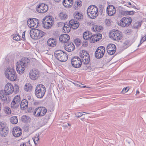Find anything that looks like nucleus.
Returning <instances> with one entry per match:
<instances>
[{
    "label": "nucleus",
    "instance_id": "nucleus-22",
    "mask_svg": "<svg viewBox=\"0 0 146 146\" xmlns=\"http://www.w3.org/2000/svg\"><path fill=\"white\" fill-rule=\"evenodd\" d=\"M64 47L65 50L68 52L73 51L75 48L73 43L71 42H68L64 44Z\"/></svg>",
    "mask_w": 146,
    "mask_h": 146
},
{
    "label": "nucleus",
    "instance_id": "nucleus-21",
    "mask_svg": "<svg viewBox=\"0 0 146 146\" xmlns=\"http://www.w3.org/2000/svg\"><path fill=\"white\" fill-rule=\"evenodd\" d=\"M116 48L115 45L113 44H109L107 47V51L110 55H112L115 53Z\"/></svg>",
    "mask_w": 146,
    "mask_h": 146
},
{
    "label": "nucleus",
    "instance_id": "nucleus-16",
    "mask_svg": "<svg viewBox=\"0 0 146 146\" xmlns=\"http://www.w3.org/2000/svg\"><path fill=\"white\" fill-rule=\"evenodd\" d=\"M0 131L1 134L3 137L6 136L9 132V129L4 123L0 122Z\"/></svg>",
    "mask_w": 146,
    "mask_h": 146
},
{
    "label": "nucleus",
    "instance_id": "nucleus-20",
    "mask_svg": "<svg viewBox=\"0 0 146 146\" xmlns=\"http://www.w3.org/2000/svg\"><path fill=\"white\" fill-rule=\"evenodd\" d=\"M16 69L18 73L21 74L23 73L24 71L26 68L21 63V62L18 61L16 63Z\"/></svg>",
    "mask_w": 146,
    "mask_h": 146
},
{
    "label": "nucleus",
    "instance_id": "nucleus-25",
    "mask_svg": "<svg viewBox=\"0 0 146 146\" xmlns=\"http://www.w3.org/2000/svg\"><path fill=\"white\" fill-rule=\"evenodd\" d=\"M107 12L110 16H112L115 13V9L114 6L110 5L108 6L107 8Z\"/></svg>",
    "mask_w": 146,
    "mask_h": 146
},
{
    "label": "nucleus",
    "instance_id": "nucleus-36",
    "mask_svg": "<svg viewBox=\"0 0 146 146\" xmlns=\"http://www.w3.org/2000/svg\"><path fill=\"white\" fill-rule=\"evenodd\" d=\"M68 17L67 14L65 13H60L59 14V18L61 20H65L67 19Z\"/></svg>",
    "mask_w": 146,
    "mask_h": 146
},
{
    "label": "nucleus",
    "instance_id": "nucleus-43",
    "mask_svg": "<svg viewBox=\"0 0 146 146\" xmlns=\"http://www.w3.org/2000/svg\"><path fill=\"white\" fill-rule=\"evenodd\" d=\"M68 0H64L63 2V4L64 6L66 7L70 6L71 5L70 3L68 2Z\"/></svg>",
    "mask_w": 146,
    "mask_h": 146
},
{
    "label": "nucleus",
    "instance_id": "nucleus-29",
    "mask_svg": "<svg viewBox=\"0 0 146 146\" xmlns=\"http://www.w3.org/2000/svg\"><path fill=\"white\" fill-rule=\"evenodd\" d=\"M71 28L69 23L68 24L65 23L63 27V31L65 33H68L70 31Z\"/></svg>",
    "mask_w": 146,
    "mask_h": 146
},
{
    "label": "nucleus",
    "instance_id": "nucleus-24",
    "mask_svg": "<svg viewBox=\"0 0 146 146\" xmlns=\"http://www.w3.org/2000/svg\"><path fill=\"white\" fill-rule=\"evenodd\" d=\"M22 133L21 129L18 126L14 127L12 131L13 135L15 137H19Z\"/></svg>",
    "mask_w": 146,
    "mask_h": 146
},
{
    "label": "nucleus",
    "instance_id": "nucleus-62",
    "mask_svg": "<svg viewBox=\"0 0 146 146\" xmlns=\"http://www.w3.org/2000/svg\"><path fill=\"white\" fill-rule=\"evenodd\" d=\"M2 108V105L1 103L0 102V111L1 110Z\"/></svg>",
    "mask_w": 146,
    "mask_h": 146
},
{
    "label": "nucleus",
    "instance_id": "nucleus-45",
    "mask_svg": "<svg viewBox=\"0 0 146 146\" xmlns=\"http://www.w3.org/2000/svg\"><path fill=\"white\" fill-rule=\"evenodd\" d=\"M14 87V93L16 94L19 92V86L17 84H15Z\"/></svg>",
    "mask_w": 146,
    "mask_h": 146
},
{
    "label": "nucleus",
    "instance_id": "nucleus-28",
    "mask_svg": "<svg viewBox=\"0 0 146 146\" xmlns=\"http://www.w3.org/2000/svg\"><path fill=\"white\" fill-rule=\"evenodd\" d=\"M20 104V107L21 109L24 110L28 107V102L27 100L24 99L21 102Z\"/></svg>",
    "mask_w": 146,
    "mask_h": 146
},
{
    "label": "nucleus",
    "instance_id": "nucleus-42",
    "mask_svg": "<svg viewBox=\"0 0 146 146\" xmlns=\"http://www.w3.org/2000/svg\"><path fill=\"white\" fill-rule=\"evenodd\" d=\"M142 23V21H140L135 23L133 25L134 28L137 29L140 27L141 26Z\"/></svg>",
    "mask_w": 146,
    "mask_h": 146
},
{
    "label": "nucleus",
    "instance_id": "nucleus-35",
    "mask_svg": "<svg viewBox=\"0 0 146 146\" xmlns=\"http://www.w3.org/2000/svg\"><path fill=\"white\" fill-rule=\"evenodd\" d=\"M21 120L22 122L27 123L29 121V117L26 115H23L21 117Z\"/></svg>",
    "mask_w": 146,
    "mask_h": 146
},
{
    "label": "nucleus",
    "instance_id": "nucleus-46",
    "mask_svg": "<svg viewBox=\"0 0 146 146\" xmlns=\"http://www.w3.org/2000/svg\"><path fill=\"white\" fill-rule=\"evenodd\" d=\"M13 39L15 40H19L20 39V36L18 35H14Z\"/></svg>",
    "mask_w": 146,
    "mask_h": 146
},
{
    "label": "nucleus",
    "instance_id": "nucleus-39",
    "mask_svg": "<svg viewBox=\"0 0 146 146\" xmlns=\"http://www.w3.org/2000/svg\"><path fill=\"white\" fill-rule=\"evenodd\" d=\"M135 12L133 11H123L121 13L122 14H123L124 15H133L134 14Z\"/></svg>",
    "mask_w": 146,
    "mask_h": 146
},
{
    "label": "nucleus",
    "instance_id": "nucleus-1",
    "mask_svg": "<svg viewBox=\"0 0 146 146\" xmlns=\"http://www.w3.org/2000/svg\"><path fill=\"white\" fill-rule=\"evenodd\" d=\"M6 77L8 80L12 81H16L17 78V73L13 68H8L5 71Z\"/></svg>",
    "mask_w": 146,
    "mask_h": 146
},
{
    "label": "nucleus",
    "instance_id": "nucleus-37",
    "mask_svg": "<svg viewBox=\"0 0 146 146\" xmlns=\"http://www.w3.org/2000/svg\"><path fill=\"white\" fill-rule=\"evenodd\" d=\"M10 121L12 124H16L18 122L17 117L15 116L11 117L10 119Z\"/></svg>",
    "mask_w": 146,
    "mask_h": 146
},
{
    "label": "nucleus",
    "instance_id": "nucleus-14",
    "mask_svg": "<svg viewBox=\"0 0 146 146\" xmlns=\"http://www.w3.org/2000/svg\"><path fill=\"white\" fill-rule=\"evenodd\" d=\"M39 71L37 69H33L29 72V77L33 80L37 79L39 77Z\"/></svg>",
    "mask_w": 146,
    "mask_h": 146
},
{
    "label": "nucleus",
    "instance_id": "nucleus-52",
    "mask_svg": "<svg viewBox=\"0 0 146 146\" xmlns=\"http://www.w3.org/2000/svg\"><path fill=\"white\" fill-rule=\"evenodd\" d=\"M129 90V89L127 88H124L121 91V92L122 93H125L127 92Z\"/></svg>",
    "mask_w": 146,
    "mask_h": 146
},
{
    "label": "nucleus",
    "instance_id": "nucleus-7",
    "mask_svg": "<svg viewBox=\"0 0 146 146\" xmlns=\"http://www.w3.org/2000/svg\"><path fill=\"white\" fill-rule=\"evenodd\" d=\"M109 36L113 40L117 41L121 40L122 38V33L117 30L111 31L109 33Z\"/></svg>",
    "mask_w": 146,
    "mask_h": 146
},
{
    "label": "nucleus",
    "instance_id": "nucleus-13",
    "mask_svg": "<svg viewBox=\"0 0 146 146\" xmlns=\"http://www.w3.org/2000/svg\"><path fill=\"white\" fill-rule=\"evenodd\" d=\"M9 95L5 92L3 90L0 91V99L4 104H8L10 101V99L9 97Z\"/></svg>",
    "mask_w": 146,
    "mask_h": 146
},
{
    "label": "nucleus",
    "instance_id": "nucleus-44",
    "mask_svg": "<svg viewBox=\"0 0 146 146\" xmlns=\"http://www.w3.org/2000/svg\"><path fill=\"white\" fill-rule=\"evenodd\" d=\"M4 110L7 114H9L11 113L10 108L7 106H5L4 108Z\"/></svg>",
    "mask_w": 146,
    "mask_h": 146
},
{
    "label": "nucleus",
    "instance_id": "nucleus-61",
    "mask_svg": "<svg viewBox=\"0 0 146 146\" xmlns=\"http://www.w3.org/2000/svg\"><path fill=\"white\" fill-rule=\"evenodd\" d=\"M61 0H54V1L56 2L59 3L60 1Z\"/></svg>",
    "mask_w": 146,
    "mask_h": 146
},
{
    "label": "nucleus",
    "instance_id": "nucleus-59",
    "mask_svg": "<svg viewBox=\"0 0 146 146\" xmlns=\"http://www.w3.org/2000/svg\"><path fill=\"white\" fill-rule=\"evenodd\" d=\"M68 2L70 3L72 5V4L73 0H68Z\"/></svg>",
    "mask_w": 146,
    "mask_h": 146
},
{
    "label": "nucleus",
    "instance_id": "nucleus-27",
    "mask_svg": "<svg viewBox=\"0 0 146 146\" xmlns=\"http://www.w3.org/2000/svg\"><path fill=\"white\" fill-rule=\"evenodd\" d=\"M57 43V41L54 38H49L47 42L48 45L51 47H53L56 46Z\"/></svg>",
    "mask_w": 146,
    "mask_h": 146
},
{
    "label": "nucleus",
    "instance_id": "nucleus-40",
    "mask_svg": "<svg viewBox=\"0 0 146 146\" xmlns=\"http://www.w3.org/2000/svg\"><path fill=\"white\" fill-rule=\"evenodd\" d=\"M39 139V134L38 133L36 134L34 138H33V140L35 145H36L37 144V143L38 142Z\"/></svg>",
    "mask_w": 146,
    "mask_h": 146
},
{
    "label": "nucleus",
    "instance_id": "nucleus-5",
    "mask_svg": "<svg viewBox=\"0 0 146 146\" xmlns=\"http://www.w3.org/2000/svg\"><path fill=\"white\" fill-rule=\"evenodd\" d=\"M54 21L52 16H48L45 17L43 19L42 25V26L45 28L49 29L53 25Z\"/></svg>",
    "mask_w": 146,
    "mask_h": 146
},
{
    "label": "nucleus",
    "instance_id": "nucleus-3",
    "mask_svg": "<svg viewBox=\"0 0 146 146\" xmlns=\"http://www.w3.org/2000/svg\"><path fill=\"white\" fill-rule=\"evenodd\" d=\"M46 90V88L43 85H38L35 90V94L36 96L38 98H42L45 93Z\"/></svg>",
    "mask_w": 146,
    "mask_h": 146
},
{
    "label": "nucleus",
    "instance_id": "nucleus-8",
    "mask_svg": "<svg viewBox=\"0 0 146 146\" xmlns=\"http://www.w3.org/2000/svg\"><path fill=\"white\" fill-rule=\"evenodd\" d=\"M47 111V109L45 107H40L35 109L33 112V114L36 117H42L44 115Z\"/></svg>",
    "mask_w": 146,
    "mask_h": 146
},
{
    "label": "nucleus",
    "instance_id": "nucleus-19",
    "mask_svg": "<svg viewBox=\"0 0 146 146\" xmlns=\"http://www.w3.org/2000/svg\"><path fill=\"white\" fill-rule=\"evenodd\" d=\"M3 91L9 95L11 94L14 92V87L12 84L8 83L5 86Z\"/></svg>",
    "mask_w": 146,
    "mask_h": 146
},
{
    "label": "nucleus",
    "instance_id": "nucleus-53",
    "mask_svg": "<svg viewBox=\"0 0 146 146\" xmlns=\"http://www.w3.org/2000/svg\"><path fill=\"white\" fill-rule=\"evenodd\" d=\"M68 114L67 113H64L63 114V115L65 119H67L69 117Z\"/></svg>",
    "mask_w": 146,
    "mask_h": 146
},
{
    "label": "nucleus",
    "instance_id": "nucleus-6",
    "mask_svg": "<svg viewBox=\"0 0 146 146\" xmlns=\"http://www.w3.org/2000/svg\"><path fill=\"white\" fill-rule=\"evenodd\" d=\"M45 33L42 31L37 29H34L33 31L31 30L30 35L31 37L35 39H38L44 36Z\"/></svg>",
    "mask_w": 146,
    "mask_h": 146
},
{
    "label": "nucleus",
    "instance_id": "nucleus-58",
    "mask_svg": "<svg viewBox=\"0 0 146 146\" xmlns=\"http://www.w3.org/2000/svg\"><path fill=\"white\" fill-rule=\"evenodd\" d=\"M142 39H143L144 41H146V35L142 38Z\"/></svg>",
    "mask_w": 146,
    "mask_h": 146
},
{
    "label": "nucleus",
    "instance_id": "nucleus-9",
    "mask_svg": "<svg viewBox=\"0 0 146 146\" xmlns=\"http://www.w3.org/2000/svg\"><path fill=\"white\" fill-rule=\"evenodd\" d=\"M71 63L72 66L76 68H79L82 64L81 59L78 56L73 57L71 60Z\"/></svg>",
    "mask_w": 146,
    "mask_h": 146
},
{
    "label": "nucleus",
    "instance_id": "nucleus-10",
    "mask_svg": "<svg viewBox=\"0 0 146 146\" xmlns=\"http://www.w3.org/2000/svg\"><path fill=\"white\" fill-rule=\"evenodd\" d=\"M27 23L29 27L32 29H35L38 27L39 21L37 19L33 18L28 20Z\"/></svg>",
    "mask_w": 146,
    "mask_h": 146
},
{
    "label": "nucleus",
    "instance_id": "nucleus-2",
    "mask_svg": "<svg viewBox=\"0 0 146 146\" xmlns=\"http://www.w3.org/2000/svg\"><path fill=\"white\" fill-rule=\"evenodd\" d=\"M87 14L90 18L95 19L98 15V8L95 5H92L90 6L87 10Z\"/></svg>",
    "mask_w": 146,
    "mask_h": 146
},
{
    "label": "nucleus",
    "instance_id": "nucleus-32",
    "mask_svg": "<svg viewBox=\"0 0 146 146\" xmlns=\"http://www.w3.org/2000/svg\"><path fill=\"white\" fill-rule=\"evenodd\" d=\"M33 88L32 85L30 83H27L24 86V90L27 92L32 91Z\"/></svg>",
    "mask_w": 146,
    "mask_h": 146
},
{
    "label": "nucleus",
    "instance_id": "nucleus-4",
    "mask_svg": "<svg viewBox=\"0 0 146 146\" xmlns=\"http://www.w3.org/2000/svg\"><path fill=\"white\" fill-rule=\"evenodd\" d=\"M54 55L57 59L61 62H65L67 60V54L60 50L55 51L54 52Z\"/></svg>",
    "mask_w": 146,
    "mask_h": 146
},
{
    "label": "nucleus",
    "instance_id": "nucleus-41",
    "mask_svg": "<svg viewBox=\"0 0 146 146\" xmlns=\"http://www.w3.org/2000/svg\"><path fill=\"white\" fill-rule=\"evenodd\" d=\"M74 42L76 45L78 46H80L82 42L78 38H76L74 40Z\"/></svg>",
    "mask_w": 146,
    "mask_h": 146
},
{
    "label": "nucleus",
    "instance_id": "nucleus-33",
    "mask_svg": "<svg viewBox=\"0 0 146 146\" xmlns=\"http://www.w3.org/2000/svg\"><path fill=\"white\" fill-rule=\"evenodd\" d=\"M29 60L27 57L23 58L21 61H19V62H21V63L23 64V65L25 66L26 67H27L28 64L29 62Z\"/></svg>",
    "mask_w": 146,
    "mask_h": 146
},
{
    "label": "nucleus",
    "instance_id": "nucleus-17",
    "mask_svg": "<svg viewBox=\"0 0 146 146\" xmlns=\"http://www.w3.org/2000/svg\"><path fill=\"white\" fill-rule=\"evenodd\" d=\"M21 98L20 96L17 95L15 96L11 103V107L15 109L18 107L20 104Z\"/></svg>",
    "mask_w": 146,
    "mask_h": 146
},
{
    "label": "nucleus",
    "instance_id": "nucleus-54",
    "mask_svg": "<svg viewBox=\"0 0 146 146\" xmlns=\"http://www.w3.org/2000/svg\"><path fill=\"white\" fill-rule=\"evenodd\" d=\"M63 34L61 35L59 37L60 41L63 43Z\"/></svg>",
    "mask_w": 146,
    "mask_h": 146
},
{
    "label": "nucleus",
    "instance_id": "nucleus-56",
    "mask_svg": "<svg viewBox=\"0 0 146 146\" xmlns=\"http://www.w3.org/2000/svg\"><path fill=\"white\" fill-rule=\"evenodd\" d=\"M25 32H24L23 33L22 35V37L24 39H25Z\"/></svg>",
    "mask_w": 146,
    "mask_h": 146
},
{
    "label": "nucleus",
    "instance_id": "nucleus-63",
    "mask_svg": "<svg viewBox=\"0 0 146 146\" xmlns=\"http://www.w3.org/2000/svg\"><path fill=\"white\" fill-rule=\"evenodd\" d=\"M132 7H133V8L134 9H137L136 6L135 5H133Z\"/></svg>",
    "mask_w": 146,
    "mask_h": 146
},
{
    "label": "nucleus",
    "instance_id": "nucleus-50",
    "mask_svg": "<svg viewBox=\"0 0 146 146\" xmlns=\"http://www.w3.org/2000/svg\"><path fill=\"white\" fill-rule=\"evenodd\" d=\"M83 114L81 112H77L75 113V115L77 117H80L82 116Z\"/></svg>",
    "mask_w": 146,
    "mask_h": 146
},
{
    "label": "nucleus",
    "instance_id": "nucleus-30",
    "mask_svg": "<svg viewBox=\"0 0 146 146\" xmlns=\"http://www.w3.org/2000/svg\"><path fill=\"white\" fill-rule=\"evenodd\" d=\"M93 36H94V40H93L92 41V43H94L95 42L99 41L102 38V35L101 34L98 33L96 34L93 35Z\"/></svg>",
    "mask_w": 146,
    "mask_h": 146
},
{
    "label": "nucleus",
    "instance_id": "nucleus-57",
    "mask_svg": "<svg viewBox=\"0 0 146 146\" xmlns=\"http://www.w3.org/2000/svg\"><path fill=\"white\" fill-rule=\"evenodd\" d=\"M26 146V143H22L20 145V146Z\"/></svg>",
    "mask_w": 146,
    "mask_h": 146
},
{
    "label": "nucleus",
    "instance_id": "nucleus-55",
    "mask_svg": "<svg viewBox=\"0 0 146 146\" xmlns=\"http://www.w3.org/2000/svg\"><path fill=\"white\" fill-rule=\"evenodd\" d=\"M144 42V40H143V39H142V38L140 40V44L138 45V47H139L141 44L143 43V42Z\"/></svg>",
    "mask_w": 146,
    "mask_h": 146
},
{
    "label": "nucleus",
    "instance_id": "nucleus-11",
    "mask_svg": "<svg viewBox=\"0 0 146 146\" xmlns=\"http://www.w3.org/2000/svg\"><path fill=\"white\" fill-rule=\"evenodd\" d=\"M132 21L131 18L126 17L122 19L119 23V25L123 27H128L130 25Z\"/></svg>",
    "mask_w": 146,
    "mask_h": 146
},
{
    "label": "nucleus",
    "instance_id": "nucleus-49",
    "mask_svg": "<svg viewBox=\"0 0 146 146\" xmlns=\"http://www.w3.org/2000/svg\"><path fill=\"white\" fill-rule=\"evenodd\" d=\"M105 23L108 26H110L111 24L110 20L109 19H106L105 21Z\"/></svg>",
    "mask_w": 146,
    "mask_h": 146
},
{
    "label": "nucleus",
    "instance_id": "nucleus-12",
    "mask_svg": "<svg viewBox=\"0 0 146 146\" xmlns=\"http://www.w3.org/2000/svg\"><path fill=\"white\" fill-rule=\"evenodd\" d=\"M105 52V48L104 46H101L98 47L95 53V56L97 59L102 58Z\"/></svg>",
    "mask_w": 146,
    "mask_h": 146
},
{
    "label": "nucleus",
    "instance_id": "nucleus-23",
    "mask_svg": "<svg viewBox=\"0 0 146 146\" xmlns=\"http://www.w3.org/2000/svg\"><path fill=\"white\" fill-rule=\"evenodd\" d=\"M83 38L85 40H89L92 43V41L94 40V36H93L92 33L90 31L85 32L83 35Z\"/></svg>",
    "mask_w": 146,
    "mask_h": 146
},
{
    "label": "nucleus",
    "instance_id": "nucleus-64",
    "mask_svg": "<svg viewBox=\"0 0 146 146\" xmlns=\"http://www.w3.org/2000/svg\"><path fill=\"white\" fill-rule=\"evenodd\" d=\"M139 91H138V90L137 91H136V94H139Z\"/></svg>",
    "mask_w": 146,
    "mask_h": 146
},
{
    "label": "nucleus",
    "instance_id": "nucleus-47",
    "mask_svg": "<svg viewBox=\"0 0 146 146\" xmlns=\"http://www.w3.org/2000/svg\"><path fill=\"white\" fill-rule=\"evenodd\" d=\"M75 3L77 6L79 7H80L81 6L82 2L80 0H78L76 1Z\"/></svg>",
    "mask_w": 146,
    "mask_h": 146
},
{
    "label": "nucleus",
    "instance_id": "nucleus-15",
    "mask_svg": "<svg viewBox=\"0 0 146 146\" xmlns=\"http://www.w3.org/2000/svg\"><path fill=\"white\" fill-rule=\"evenodd\" d=\"M83 63L85 64H88L90 61L89 54L87 52L84 51L82 52L80 55Z\"/></svg>",
    "mask_w": 146,
    "mask_h": 146
},
{
    "label": "nucleus",
    "instance_id": "nucleus-26",
    "mask_svg": "<svg viewBox=\"0 0 146 146\" xmlns=\"http://www.w3.org/2000/svg\"><path fill=\"white\" fill-rule=\"evenodd\" d=\"M69 24L71 28L73 29H76L77 28L79 25L78 22L75 21L74 19H72L69 22Z\"/></svg>",
    "mask_w": 146,
    "mask_h": 146
},
{
    "label": "nucleus",
    "instance_id": "nucleus-51",
    "mask_svg": "<svg viewBox=\"0 0 146 146\" xmlns=\"http://www.w3.org/2000/svg\"><path fill=\"white\" fill-rule=\"evenodd\" d=\"M88 44V41H87L85 40L83 41L82 43V46L84 47H86L87 46Z\"/></svg>",
    "mask_w": 146,
    "mask_h": 146
},
{
    "label": "nucleus",
    "instance_id": "nucleus-31",
    "mask_svg": "<svg viewBox=\"0 0 146 146\" xmlns=\"http://www.w3.org/2000/svg\"><path fill=\"white\" fill-rule=\"evenodd\" d=\"M73 15L74 18L78 21H80L83 19V15L78 12L74 13Z\"/></svg>",
    "mask_w": 146,
    "mask_h": 146
},
{
    "label": "nucleus",
    "instance_id": "nucleus-34",
    "mask_svg": "<svg viewBox=\"0 0 146 146\" xmlns=\"http://www.w3.org/2000/svg\"><path fill=\"white\" fill-rule=\"evenodd\" d=\"M102 26L99 25H95L93 27L92 29L96 32H99L102 29Z\"/></svg>",
    "mask_w": 146,
    "mask_h": 146
},
{
    "label": "nucleus",
    "instance_id": "nucleus-38",
    "mask_svg": "<svg viewBox=\"0 0 146 146\" xmlns=\"http://www.w3.org/2000/svg\"><path fill=\"white\" fill-rule=\"evenodd\" d=\"M63 43L64 44L67 43V42L70 39V36L69 35L67 34H63Z\"/></svg>",
    "mask_w": 146,
    "mask_h": 146
},
{
    "label": "nucleus",
    "instance_id": "nucleus-60",
    "mask_svg": "<svg viewBox=\"0 0 146 146\" xmlns=\"http://www.w3.org/2000/svg\"><path fill=\"white\" fill-rule=\"evenodd\" d=\"M103 9H100V11L101 13H103Z\"/></svg>",
    "mask_w": 146,
    "mask_h": 146
},
{
    "label": "nucleus",
    "instance_id": "nucleus-48",
    "mask_svg": "<svg viewBox=\"0 0 146 146\" xmlns=\"http://www.w3.org/2000/svg\"><path fill=\"white\" fill-rule=\"evenodd\" d=\"M84 69L89 72L91 71L92 70L91 67L90 66H85Z\"/></svg>",
    "mask_w": 146,
    "mask_h": 146
},
{
    "label": "nucleus",
    "instance_id": "nucleus-18",
    "mask_svg": "<svg viewBox=\"0 0 146 146\" xmlns=\"http://www.w3.org/2000/svg\"><path fill=\"white\" fill-rule=\"evenodd\" d=\"M48 8V5L44 3L39 4L36 8V11L38 13H44L46 12Z\"/></svg>",
    "mask_w": 146,
    "mask_h": 146
}]
</instances>
